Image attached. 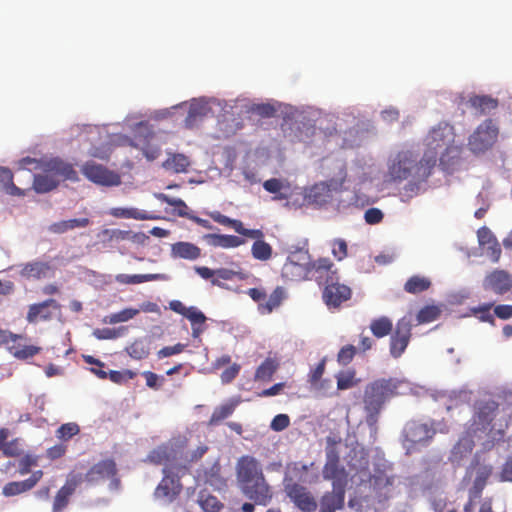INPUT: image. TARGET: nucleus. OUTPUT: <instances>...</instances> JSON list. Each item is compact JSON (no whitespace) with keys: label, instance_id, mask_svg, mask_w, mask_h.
I'll list each match as a JSON object with an SVG mask.
<instances>
[{"label":"nucleus","instance_id":"nucleus-57","mask_svg":"<svg viewBox=\"0 0 512 512\" xmlns=\"http://www.w3.org/2000/svg\"><path fill=\"white\" fill-rule=\"evenodd\" d=\"M93 335L99 340L116 339L121 336L120 329L102 328L95 329Z\"/></svg>","mask_w":512,"mask_h":512},{"label":"nucleus","instance_id":"nucleus-2","mask_svg":"<svg viewBox=\"0 0 512 512\" xmlns=\"http://www.w3.org/2000/svg\"><path fill=\"white\" fill-rule=\"evenodd\" d=\"M236 480L242 494L259 506H267L273 490L267 482L261 463L253 456H241L236 463Z\"/></svg>","mask_w":512,"mask_h":512},{"label":"nucleus","instance_id":"nucleus-55","mask_svg":"<svg viewBox=\"0 0 512 512\" xmlns=\"http://www.w3.org/2000/svg\"><path fill=\"white\" fill-rule=\"evenodd\" d=\"M383 212L379 208H369L364 213V220L369 225H376L382 222Z\"/></svg>","mask_w":512,"mask_h":512},{"label":"nucleus","instance_id":"nucleus-51","mask_svg":"<svg viewBox=\"0 0 512 512\" xmlns=\"http://www.w3.org/2000/svg\"><path fill=\"white\" fill-rule=\"evenodd\" d=\"M492 307L493 303H485L474 308L472 311L481 321L494 324V316L490 312Z\"/></svg>","mask_w":512,"mask_h":512},{"label":"nucleus","instance_id":"nucleus-62","mask_svg":"<svg viewBox=\"0 0 512 512\" xmlns=\"http://www.w3.org/2000/svg\"><path fill=\"white\" fill-rule=\"evenodd\" d=\"M185 348L184 344L177 343L174 346H166L160 349L157 353L158 358L170 357L172 355L180 354Z\"/></svg>","mask_w":512,"mask_h":512},{"label":"nucleus","instance_id":"nucleus-21","mask_svg":"<svg viewBox=\"0 0 512 512\" xmlns=\"http://www.w3.org/2000/svg\"><path fill=\"white\" fill-rule=\"evenodd\" d=\"M498 404L493 401L481 402L477 408L475 415V424L478 425L477 430H486L495 418Z\"/></svg>","mask_w":512,"mask_h":512},{"label":"nucleus","instance_id":"nucleus-44","mask_svg":"<svg viewBox=\"0 0 512 512\" xmlns=\"http://www.w3.org/2000/svg\"><path fill=\"white\" fill-rule=\"evenodd\" d=\"M155 197L161 202H164L170 206L176 207L178 216L187 217V218L190 216L187 212L188 206L182 199L172 198L164 193H157V194H155Z\"/></svg>","mask_w":512,"mask_h":512},{"label":"nucleus","instance_id":"nucleus-26","mask_svg":"<svg viewBox=\"0 0 512 512\" xmlns=\"http://www.w3.org/2000/svg\"><path fill=\"white\" fill-rule=\"evenodd\" d=\"M263 188L267 192L274 194L272 199L275 201L287 200L290 196V184L286 180L270 178L264 181Z\"/></svg>","mask_w":512,"mask_h":512},{"label":"nucleus","instance_id":"nucleus-9","mask_svg":"<svg viewBox=\"0 0 512 512\" xmlns=\"http://www.w3.org/2000/svg\"><path fill=\"white\" fill-rule=\"evenodd\" d=\"M82 173L89 181L97 185L111 187L121 184V178L117 173L94 161L86 162L82 167Z\"/></svg>","mask_w":512,"mask_h":512},{"label":"nucleus","instance_id":"nucleus-25","mask_svg":"<svg viewBox=\"0 0 512 512\" xmlns=\"http://www.w3.org/2000/svg\"><path fill=\"white\" fill-rule=\"evenodd\" d=\"M171 256L186 260H196L201 256V249L190 242H176L171 246Z\"/></svg>","mask_w":512,"mask_h":512},{"label":"nucleus","instance_id":"nucleus-27","mask_svg":"<svg viewBox=\"0 0 512 512\" xmlns=\"http://www.w3.org/2000/svg\"><path fill=\"white\" fill-rule=\"evenodd\" d=\"M468 103L479 115L489 114L498 107V100L488 95L471 96Z\"/></svg>","mask_w":512,"mask_h":512},{"label":"nucleus","instance_id":"nucleus-29","mask_svg":"<svg viewBox=\"0 0 512 512\" xmlns=\"http://www.w3.org/2000/svg\"><path fill=\"white\" fill-rule=\"evenodd\" d=\"M492 474V467L483 465L478 467L476 477L470 491L471 498H480L483 489L486 486L487 480Z\"/></svg>","mask_w":512,"mask_h":512},{"label":"nucleus","instance_id":"nucleus-7","mask_svg":"<svg viewBox=\"0 0 512 512\" xmlns=\"http://www.w3.org/2000/svg\"><path fill=\"white\" fill-rule=\"evenodd\" d=\"M322 476L332 481V487H345L348 483V473L340 462V455L335 446L326 448V462L323 466Z\"/></svg>","mask_w":512,"mask_h":512},{"label":"nucleus","instance_id":"nucleus-45","mask_svg":"<svg viewBox=\"0 0 512 512\" xmlns=\"http://www.w3.org/2000/svg\"><path fill=\"white\" fill-rule=\"evenodd\" d=\"M442 310L440 306L428 305L418 311V324L429 323L439 318Z\"/></svg>","mask_w":512,"mask_h":512},{"label":"nucleus","instance_id":"nucleus-56","mask_svg":"<svg viewBox=\"0 0 512 512\" xmlns=\"http://www.w3.org/2000/svg\"><path fill=\"white\" fill-rule=\"evenodd\" d=\"M290 425V418L287 414L276 415L270 424L273 431L280 432L285 430Z\"/></svg>","mask_w":512,"mask_h":512},{"label":"nucleus","instance_id":"nucleus-50","mask_svg":"<svg viewBox=\"0 0 512 512\" xmlns=\"http://www.w3.org/2000/svg\"><path fill=\"white\" fill-rule=\"evenodd\" d=\"M356 354V347L353 345H346L340 349L337 354V361L340 365H348Z\"/></svg>","mask_w":512,"mask_h":512},{"label":"nucleus","instance_id":"nucleus-4","mask_svg":"<svg viewBox=\"0 0 512 512\" xmlns=\"http://www.w3.org/2000/svg\"><path fill=\"white\" fill-rule=\"evenodd\" d=\"M43 174L33 176V189L39 193H48L59 185L58 177L64 180L78 181V175L70 163L55 158L44 163Z\"/></svg>","mask_w":512,"mask_h":512},{"label":"nucleus","instance_id":"nucleus-43","mask_svg":"<svg viewBox=\"0 0 512 512\" xmlns=\"http://www.w3.org/2000/svg\"><path fill=\"white\" fill-rule=\"evenodd\" d=\"M336 379L338 390H347L359 383V380L356 379V372L353 369L338 373Z\"/></svg>","mask_w":512,"mask_h":512},{"label":"nucleus","instance_id":"nucleus-34","mask_svg":"<svg viewBox=\"0 0 512 512\" xmlns=\"http://www.w3.org/2000/svg\"><path fill=\"white\" fill-rule=\"evenodd\" d=\"M190 165V161L184 154H172L163 162V167L172 170L175 173H185Z\"/></svg>","mask_w":512,"mask_h":512},{"label":"nucleus","instance_id":"nucleus-23","mask_svg":"<svg viewBox=\"0 0 512 512\" xmlns=\"http://www.w3.org/2000/svg\"><path fill=\"white\" fill-rule=\"evenodd\" d=\"M203 240L211 247H221L224 249L236 248L245 243L243 239L234 235L205 234Z\"/></svg>","mask_w":512,"mask_h":512},{"label":"nucleus","instance_id":"nucleus-49","mask_svg":"<svg viewBox=\"0 0 512 512\" xmlns=\"http://www.w3.org/2000/svg\"><path fill=\"white\" fill-rule=\"evenodd\" d=\"M332 254L338 260L345 259L348 255V246L344 239H334L332 242Z\"/></svg>","mask_w":512,"mask_h":512},{"label":"nucleus","instance_id":"nucleus-24","mask_svg":"<svg viewBox=\"0 0 512 512\" xmlns=\"http://www.w3.org/2000/svg\"><path fill=\"white\" fill-rule=\"evenodd\" d=\"M52 270L48 262L31 261L20 265V275L25 278L41 279Z\"/></svg>","mask_w":512,"mask_h":512},{"label":"nucleus","instance_id":"nucleus-32","mask_svg":"<svg viewBox=\"0 0 512 512\" xmlns=\"http://www.w3.org/2000/svg\"><path fill=\"white\" fill-rule=\"evenodd\" d=\"M110 214L116 218L136 219V220H154L157 216L151 215L146 211L137 208H112Z\"/></svg>","mask_w":512,"mask_h":512},{"label":"nucleus","instance_id":"nucleus-41","mask_svg":"<svg viewBox=\"0 0 512 512\" xmlns=\"http://www.w3.org/2000/svg\"><path fill=\"white\" fill-rule=\"evenodd\" d=\"M284 289L280 286L276 287L270 294L267 301L260 303V311L263 313H271L275 308L279 307L284 299Z\"/></svg>","mask_w":512,"mask_h":512},{"label":"nucleus","instance_id":"nucleus-37","mask_svg":"<svg viewBox=\"0 0 512 512\" xmlns=\"http://www.w3.org/2000/svg\"><path fill=\"white\" fill-rule=\"evenodd\" d=\"M167 444L174 445L181 451V454L179 456V462L182 465H186L188 467V469L190 468L191 464L198 462L204 456V454L208 451V447L206 445H201V446H198L195 450H193L189 454H187L185 456V458L183 459V448L180 445L173 443V442H168Z\"/></svg>","mask_w":512,"mask_h":512},{"label":"nucleus","instance_id":"nucleus-6","mask_svg":"<svg viewBox=\"0 0 512 512\" xmlns=\"http://www.w3.org/2000/svg\"><path fill=\"white\" fill-rule=\"evenodd\" d=\"M310 260L307 250L298 249L291 252L282 266V277L287 281L296 282L308 279Z\"/></svg>","mask_w":512,"mask_h":512},{"label":"nucleus","instance_id":"nucleus-59","mask_svg":"<svg viewBox=\"0 0 512 512\" xmlns=\"http://www.w3.org/2000/svg\"><path fill=\"white\" fill-rule=\"evenodd\" d=\"M3 455L6 457H18L22 454V449L17 439H13L9 442L6 441Z\"/></svg>","mask_w":512,"mask_h":512},{"label":"nucleus","instance_id":"nucleus-48","mask_svg":"<svg viewBox=\"0 0 512 512\" xmlns=\"http://www.w3.org/2000/svg\"><path fill=\"white\" fill-rule=\"evenodd\" d=\"M200 505L206 512H219L223 508V504L218 498L212 495L201 496Z\"/></svg>","mask_w":512,"mask_h":512},{"label":"nucleus","instance_id":"nucleus-19","mask_svg":"<svg viewBox=\"0 0 512 512\" xmlns=\"http://www.w3.org/2000/svg\"><path fill=\"white\" fill-rule=\"evenodd\" d=\"M454 127L448 122H440L431 131L428 143L431 147H447L453 145Z\"/></svg>","mask_w":512,"mask_h":512},{"label":"nucleus","instance_id":"nucleus-47","mask_svg":"<svg viewBox=\"0 0 512 512\" xmlns=\"http://www.w3.org/2000/svg\"><path fill=\"white\" fill-rule=\"evenodd\" d=\"M80 432V427L75 422L62 424L56 430V437L61 441H68Z\"/></svg>","mask_w":512,"mask_h":512},{"label":"nucleus","instance_id":"nucleus-63","mask_svg":"<svg viewBox=\"0 0 512 512\" xmlns=\"http://www.w3.org/2000/svg\"><path fill=\"white\" fill-rule=\"evenodd\" d=\"M252 110L259 116L264 118L273 117L276 114V109L271 104H258Z\"/></svg>","mask_w":512,"mask_h":512},{"label":"nucleus","instance_id":"nucleus-46","mask_svg":"<svg viewBox=\"0 0 512 512\" xmlns=\"http://www.w3.org/2000/svg\"><path fill=\"white\" fill-rule=\"evenodd\" d=\"M31 490L26 480L8 482L2 490L6 497H12Z\"/></svg>","mask_w":512,"mask_h":512},{"label":"nucleus","instance_id":"nucleus-36","mask_svg":"<svg viewBox=\"0 0 512 512\" xmlns=\"http://www.w3.org/2000/svg\"><path fill=\"white\" fill-rule=\"evenodd\" d=\"M41 351V347L35 345H22L18 341L14 345L9 346V352L17 359L26 360Z\"/></svg>","mask_w":512,"mask_h":512},{"label":"nucleus","instance_id":"nucleus-12","mask_svg":"<svg viewBox=\"0 0 512 512\" xmlns=\"http://www.w3.org/2000/svg\"><path fill=\"white\" fill-rule=\"evenodd\" d=\"M484 290L504 295L512 290V274L503 269H494L483 279Z\"/></svg>","mask_w":512,"mask_h":512},{"label":"nucleus","instance_id":"nucleus-15","mask_svg":"<svg viewBox=\"0 0 512 512\" xmlns=\"http://www.w3.org/2000/svg\"><path fill=\"white\" fill-rule=\"evenodd\" d=\"M117 465L114 459L107 458L94 464L83 476V481L95 484L117 475Z\"/></svg>","mask_w":512,"mask_h":512},{"label":"nucleus","instance_id":"nucleus-40","mask_svg":"<svg viewBox=\"0 0 512 512\" xmlns=\"http://www.w3.org/2000/svg\"><path fill=\"white\" fill-rule=\"evenodd\" d=\"M237 404V402L231 401L229 403L216 407L213 410L212 415L210 417L209 425H217L224 419L231 416L235 411Z\"/></svg>","mask_w":512,"mask_h":512},{"label":"nucleus","instance_id":"nucleus-13","mask_svg":"<svg viewBox=\"0 0 512 512\" xmlns=\"http://www.w3.org/2000/svg\"><path fill=\"white\" fill-rule=\"evenodd\" d=\"M352 296L349 286L342 284L339 280L328 283L323 290L322 298L324 303L331 308H339L343 302L348 301Z\"/></svg>","mask_w":512,"mask_h":512},{"label":"nucleus","instance_id":"nucleus-54","mask_svg":"<svg viewBox=\"0 0 512 512\" xmlns=\"http://www.w3.org/2000/svg\"><path fill=\"white\" fill-rule=\"evenodd\" d=\"M393 478L389 477H377L375 480V487L384 489V493H380L379 496L383 495L386 500L392 496Z\"/></svg>","mask_w":512,"mask_h":512},{"label":"nucleus","instance_id":"nucleus-18","mask_svg":"<svg viewBox=\"0 0 512 512\" xmlns=\"http://www.w3.org/2000/svg\"><path fill=\"white\" fill-rule=\"evenodd\" d=\"M479 245L485 249L486 255L496 263L501 257V246L493 232L486 226L477 231Z\"/></svg>","mask_w":512,"mask_h":512},{"label":"nucleus","instance_id":"nucleus-61","mask_svg":"<svg viewBox=\"0 0 512 512\" xmlns=\"http://www.w3.org/2000/svg\"><path fill=\"white\" fill-rule=\"evenodd\" d=\"M142 376L146 380V385L149 388H152L155 390L159 389L161 387L162 382L164 381L163 377H160L159 375H157L156 373L151 372V371H144L142 373Z\"/></svg>","mask_w":512,"mask_h":512},{"label":"nucleus","instance_id":"nucleus-64","mask_svg":"<svg viewBox=\"0 0 512 512\" xmlns=\"http://www.w3.org/2000/svg\"><path fill=\"white\" fill-rule=\"evenodd\" d=\"M494 314L502 320L512 318V305L501 304L494 307Z\"/></svg>","mask_w":512,"mask_h":512},{"label":"nucleus","instance_id":"nucleus-35","mask_svg":"<svg viewBox=\"0 0 512 512\" xmlns=\"http://www.w3.org/2000/svg\"><path fill=\"white\" fill-rule=\"evenodd\" d=\"M164 275L162 274H136V275H128V274H118L115 277V280L120 284H140L149 281L155 280H163Z\"/></svg>","mask_w":512,"mask_h":512},{"label":"nucleus","instance_id":"nucleus-14","mask_svg":"<svg viewBox=\"0 0 512 512\" xmlns=\"http://www.w3.org/2000/svg\"><path fill=\"white\" fill-rule=\"evenodd\" d=\"M82 482L83 475L81 473H70L65 484L57 491L54 497L52 512H62L69 504L70 497Z\"/></svg>","mask_w":512,"mask_h":512},{"label":"nucleus","instance_id":"nucleus-10","mask_svg":"<svg viewBox=\"0 0 512 512\" xmlns=\"http://www.w3.org/2000/svg\"><path fill=\"white\" fill-rule=\"evenodd\" d=\"M415 166L414 153L412 151H400L389 165V179L391 181H403L411 175Z\"/></svg>","mask_w":512,"mask_h":512},{"label":"nucleus","instance_id":"nucleus-58","mask_svg":"<svg viewBox=\"0 0 512 512\" xmlns=\"http://www.w3.org/2000/svg\"><path fill=\"white\" fill-rule=\"evenodd\" d=\"M185 318H187L191 322V325H204L206 321V316L204 315V313L194 306L189 307V310L186 313Z\"/></svg>","mask_w":512,"mask_h":512},{"label":"nucleus","instance_id":"nucleus-31","mask_svg":"<svg viewBox=\"0 0 512 512\" xmlns=\"http://www.w3.org/2000/svg\"><path fill=\"white\" fill-rule=\"evenodd\" d=\"M90 224L88 218L69 219L52 223L48 230L54 234H63L75 228H84Z\"/></svg>","mask_w":512,"mask_h":512},{"label":"nucleus","instance_id":"nucleus-8","mask_svg":"<svg viewBox=\"0 0 512 512\" xmlns=\"http://www.w3.org/2000/svg\"><path fill=\"white\" fill-rule=\"evenodd\" d=\"M284 487L287 496L300 510L314 512L317 509V502L306 487L293 482L292 478L288 477L284 478Z\"/></svg>","mask_w":512,"mask_h":512},{"label":"nucleus","instance_id":"nucleus-1","mask_svg":"<svg viewBox=\"0 0 512 512\" xmlns=\"http://www.w3.org/2000/svg\"><path fill=\"white\" fill-rule=\"evenodd\" d=\"M181 451L171 444H162L153 449L148 460L163 465V478L155 489V497L172 502L182 490L180 478L188 473V467L179 462Z\"/></svg>","mask_w":512,"mask_h":512},{"label":"nucleus","instance_id":"nucleus-3","mask_svg":"<svg viewBox=\"0 0 512 512\" xmlns=\"http://www.w3.org/2000/svg\"><path fill=\"white\" fill-rule=\"evenodd\" d=\"M397 388L398 382L393 379H378L366 386L363 404L365 420L369 427L376 426L384 404L397 394Z\"/></svg>","mask_w":512,"mask_h":512},{"label":"nucleus","instance_id":"nucleus-17","mask_svg":"<svg viewBox=\"0 0 512 512\" xmlns=\"http://www.w3.org/2000/svg\"><path fill=\"white\" fill-rule=\"evenodd\" d=\"M410 331V325L405 319L397 323L395 333L390 339V353L393 357H400L405 351L410 340Z\"/></svg>","mask_w":512,"mask_h":512},{"label":"nucleus","instance_id":"nucleus-5","mask_svg":"<svg viewBox=\"0 0 512 512\" xmlns=\"http://www.w3.org/2000/svg\"><path fill=\"white\" fill-rule=\"evenodd\" d=\"M499 130L492 119H486L469 136L467 146L475 154H484L496 143Z\"/></svg>","mask_w":512,"mask_h":512},{"label":"nucleus","instance_id":"nucleus-52","mask_svg":"<svg viewBox=\"0 0 512 512\" xmlns=\"http://www.w3.org/2000/svg\"><path fill=\"white\" fill-rule=\"evenodd\" d=\"M210 216L215 222H217L221 225H224V226H229V227L233 228L236 232L241 227L240 220L231 219L228 216L221 214L220 212H213V213H211Z\"/></svg>","mask_w":512,"mask_h":512},{"label":"nucleus","instance_id":"nucleus-60","mask_svg":"<svg viewBox=\"0 0 512 512\" xmlns=\"http://www.w3.org/2000/svg\"><path fill=\"white\" fill-rule=\"evenodd\" d=\"M23 336L14 334L7 330L0 329V345H5L9 350V346L14 345L16 341L22 340Z\"/></svg>","mask_w":512,"mask_h":512},{"label":"nucleus","instance_id":"nucleus-38","mask_svg":"<svg viewBox=\"0 0 512 512\" xmlns=\"http://www.w3.org/2000/svg\"><path fill=\"white\" fill-rule=\"evenodd\" d=\"M126 351L133 359L141 360L149 355L150 345L146 339H136L126 348Z\"/></svg>","mask_w":512,"mask_h":512},{"label":"nucleus","instance_id":"nucleus-16","mask_svg":"<svg viewBox=\"0 0 512 512\" xmlns=\"http://www.w3.org/2000/svg\"><path fill=\"white\" fill-rule=\"evenodd\" d=\"M52 309L57 311L61 309V305L53 298L46 299L40 303H34L28 308L26 320L28 323L50 321L53 318Z\"/></svg>","mask_w":512,"mask_h":512},{"label":"nucleus","instance_id":"nucleus-42","mask_svg":"<svg viewBox=\"0 0 512 512\" xmlns=\"http://www.w3.org/2000/svg\"><path fill=\"white\" fill-rule=\"evenodd\" d=\"M272 253V246L263 239H257L252 244L251 254L256 260L267 261L272 257Z\"/></svg>","mask_w":512,"mask_h":512},{"label":"nucleus","instance_id":"nucleus-39","mask_svg":"<svg viewBox=\"0 0 512 512\" xmlns=\"http://www.w3.org/2000/svg\"><path fill=\"white\" fill-rule=\"evenodd\" d=\"M370 329L375 337L382 338L391 333L393 324L388 317L382 316L371 321Z\"/></svg>","mask_w":512,"mask_h":512},{"label":"nucleus","instance_id":"nucleus-33","mask_svg":"<svg viewBox=\"0 0 512 512\" xmlns=\"http://www.w3.org/2000/svg\"><path fill=\"white\" fill-rule=\"evenodd\" d=\"M279 363L276 359L266 358L256 369L254 380L269 382L277 371Z\"/></svg>","mask_w":512,"mask_h":512},{"label":"nucleus","instance_id":"nucleus-11","mask_svg":"<svg viewBox=\"0 0 512 512\" xmlns=\"http://www.w3.org/2000/svg\"><path fill=\"white\" fill-rule=\"evenodd\" d=\"M308 279L315 280L324 287L333 280H339L338 271L334 263L329 258H319L315 261L310 260Z\"/></svg>","mask_w":512,"mask_h":512},{"label":"nucleus","instance_id":"nucleus-28","mask_svg":"<svg viewBox=\"0 0 512 512\" xmlns=\"http://www.w3.org/2000/svg\"><path fill=\"white\" fill-rule=\"evenodd\" d=\"M210 107L207 102L203 100H193L190 104L188 114L185 119L186 126L189 128L194 127L198 121L205 117L210 112Z\"/></svg>","mask_w":512,"mask_h":512},{"label":"nucleus","instance_id":"nucleus-53","mask_svg":"<svg viewBox=\"0 0 512 512\" xmlns=\"http://www.w3.org/2000/svg\"><path fill=\"white\" fill-rule=\"evenodd\" d=\"M326 362H327V358L326 357L322 358L321 361L316 365V367L310 371L308 377H309V383L312 386H316L318 384V382L320 381V379L322 378V376L325 372Z\"/></svg>","mask_w":512,"mask_h":512},{"label":"nucleus","instance_id":"nucleus-20","mask_svg":"<svg viewBox=\"0 0 512 512\" xmlns=\"http://www.w3.org/2000/svg\"><path fill=\"white\" fill-rule=\"evenodd\" d=\"M345 487H333L331 492H326L320 500L319 512H336L344 506Z\"/></svg>","mask_w":512,"mask_h":512},{"label":"nucleus","instance_id":"nucleus-22","mask_svg":"<svg viewBox=\"0 0 512 512\" xmlns=\"http://www.w3.org/2000/svg\"><path fill=\"white\" fill-rule=\"evenodd\" d=\"M248 273L245 272L238 264L233 263L231 268L216 269L215 277L211 280L212 285L224 287L221 280L231 281L234 279L243 281L248 278Z\"/></svg>","mask_w":512,"mask_h":512},{"label":"nucleus","instance_id":"nucleus-30","mask_svg":"<svg viewBox=\"0 0 512 512\" xmlns=\"http://www.w3.org/2000/svg\"><path fill=\"white\" fill-rule=\"evenodd\" d=\"M460 160V149L455 145H449L445 148L440 157V166L448 173H452Z\"/></svg>","mask_w":512,"mask_h":512}]
</instances>
